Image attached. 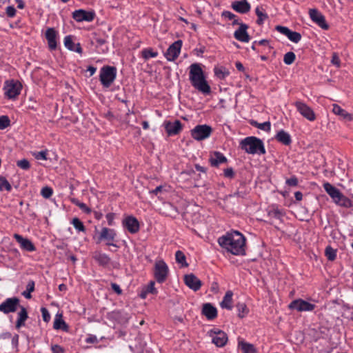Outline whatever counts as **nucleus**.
<instances>
[{
    "label": "nucleus",
    "instance_id": "nucleus-7",
    "mask_svg": "<svg viewBox=\"0 0 353 353\" xmlns=\"http://www.w3.org/2000/svg\"><path fill=\"white\" fill-rule=\"evenodd\" d=\"M208 334L212 338V343L218 347H224L228 340L227 334L217 328L210 330Z\"/></svg>",
    "mask_w": 353,
    "mask_h": 353
},
{
    "label": "nucleus",
    "instance_id": "nucleus-57",
    "mask_svg": "<svg viewBox=\"0 0 353 353\" xmlns=\"http://www.w3.org/2000/svg\"><path fill=\"white\" fill-rule=\"evenodd\" d=\"M224 176L227 178L232 179L234 176V172L232 168H228L224 170Z\"/></svg>",
    "mask_w": 353,
    "mask_h": 353
},
{
    "label": "nucleus",
    "instance_id": "nucleus-17",
    "mask_svg": "<svg viewBox=\"0 0 353 353\" xmlns=\"http://www.w3.org/2000/svg\"><path fill=\"white\" fill-rule=\"evenodd\" d=\"M123 225L131 234L138 232L140 228L139 221L133 216H127L123 220Z\"/></svg>",
    "mask_w": 353,
    "mask_h": 353
},
{
    "label": "nucleus",
    "instance_id": "nucleus-13",
    "mask_svg": "<svg viewBox=\"0 0 353 353\" xmlns=\"http://www.w3.org/2000/svg\"><path fill=\"white\" fill-rule=\"evenodd\" d=\"M95 17L94 11H87L85 10L79 9L72 12V18L77 22L81 21H92Z\"/></svg>",
    "mask_w": 353,
    "mask_h": 353
},
{
    "label": "nucleus",
    "instance_id": "nucleus-11",
    "mask_svg": "<svg viewBox=\"0 0 353 353\" xmlns=\"http://www.w3.org/2000/svg\"><path fill=\"white\" fill-rule=\"evenodd\" d=\"M19 305V299L17 297L8 298L0 304V312L7 314L17 311Z\"/></svg>",
    "mask_w": 353,
    "mask_h": 353
},
{
    "label": "nucleus",
    "instance_id": "nucleus-41",
    "mask_svg": "<svg viewBox=\"0 0 353 353\" xmlns=\"http://www.w3.org/2000/svg\"><path fill=\"white\" fill-rule=\"evenodd\" d=\"M214 74L218 78L223 79L229 75V72L225 68L220 67L214 68Z\"/></svg>",
    "mask_w": 353,
    "mask_h": 353
},
{
    "label": "nucleus",
    "instance_id": "nucleus-15",
    "mask_svg": "<svg viewBox=\"0 0 353 353\" xmlns=\"http://www.w3.org/2000/svg\"><path fill=\"white\" fill-rule=\"evenodd\" d=\"M309 14L311 19L322 29L327 30L329 28L325 17L317 9H310Z\"/></svg>",
    "mask_w": 353,
    "mask_h": 353
},
{
    "label": "nucleus",
    "instance_id": "nucleus-50",
    "mask_svg": "<svg viewBox=\"0 0 353 353\" xmlns=\"http://www.w3.org/2000/svg\"><path fill=\"white\" fill-rule=\"evenodd\" d=\"M10 124V121L8 116H1L0 117V130H3L9 126Z\"/></svg>",
    "mask_w": 353,
    "mask_h": 353
},
{
    "label": "nucleus",
    "instance_id": "nucleus-21",
    "mask_svg": "<svg viewBox=\"0 0 353 353\" xmlns=\"http://www.w3.org/2000/svg\"><path fill=\"white\" fill-rule=\"evenodd\" d=\"M231 7L236 12L245 14L250 10V4L247 0L234 1L232 3Z\"/></svg>",
    "mask_w": 353,
    "mask_h": 353
},
{
    "label": "nucleus",
    "instance_id": "nucleus-32",
    "mask_svg": "<svg viewBox=\"0 0 353 353\" xmlns=\"http://www.w3.org/2000/svg\"><path fill=\"white\" fill-rule=\"evenodd\" d=\"M94 259L99 263V265L103 266L108 265L110 262V258L103 253H95Z\"/></svg>",
    "mask_w": 353,
    "mask_h": 353
},
{
    "label": "nucleus",
    "instance_id": "nucleus-27",
    "mask_svg": "<svg viewBox=\"0 0 353 353\" xmlns=\"http://www.w3.org/2000/svg\"><path fill=\"white\" fill-rule=\"evenodd\" d=\"M275 139L285 145H290L292 143L290 135L283 130H281L277 132Z\"/></svg>",
    "mask_w": 353,
    "mask_h": 353
},
{
    "label": "nucleus",
    "instance_id": "nucleus-8",
    "mask_svg": "<svg viewBox=\"0 0 353 353\" xmlns=\"http://www.w3.org/2000/svg\"><path fill=\"white\" fill-rule=\"evenodd\" d=\"M116 236L117 233L114 229L103 228L97 238V243L105 241L107 245L117 248V245L114 243Z\"/></svg>",
    "mask_w": 353,
    "mask_h": 353
},
{
    "label": "nucleus",
    "instance_id": "nucleus-12",
    "mask_svg": "<svg viewBox=\"0 0 353 353\" xmlns=\"http://www.w3.org/2000/svg\"><path fill=\"white\" fill-rule=\"evenodd\" d=\"M298 112L305 119L313 121L316 119V115L311 108L305 103L298 101L294 103Z\"/></svg>",
    "mask_w": 353,
    "mask_h": 353
},
{
    "label": "nucleus",
    "instance_id": "nucleus-28",
    "mask_svg": "<svg viewBox=\"0 0 353 353\" xmlns=\"http://www.w3.org/2000/svg\"><path fill=\"white\" fill-rule=\"evenodd\" d=\"M334 202L340 206L353 209V200L348 199L342 193L339 196V199H336Z\"/></svg>",
    "mask_w": 353,
    "mask_h": 353
},
{
    "label": "nucleus",
    "instance_id": "nucleus-54",
    "mask_svg": "<svg viewBox=\"0 0 353 353\" xmlns=\"http://www.w3.org/2000/svg\"><path fill=\"white\" fill-rule=\"evenodd\" d=\"M41 312L42 314L43 319L45 322H48L50 319V314L46 307H41Z\"/></svg>",
    "mask_w": 353,
    "mask_h": 353
},
{
    "label": "nucleus",
    "instance_id": "nucleus-4",
    "mask_svg": "<svg viewBox=\"0 0 353 353\" xmlns=\"http://www.w3.org/2000/svg\"><path fill=\"white\" fill-rule=\"evenodd\" d=\"M117 77V68L114 66L105 65L101 68L99 80L104 88H109Z\"/></svg>",
    "mask_w": 353,
    "mask_h": 353
},
{
    "label": "nucleus",
    "instance_id": "nucleus-53",
    "mask_svg": "<svg viewBox=\"0 0 353 353\" xmlns=\"http://www.w3.org/2000/svg\"><path fill=\"white\" fill-rule=\"evenodd\" d=\"M275 29L279 32L280 33L283 34V35L288 37V35L289 34L290 32V30L287 28V27H285V26H276L275 27Z\"/></svg>",
    "mask_w": 353,
    "mask_h": 353
},
{
    "label": "nucleus",
    "instance_id": "nucleus-22",
    "mask_svg": "<svg viewBox=\"0 0 353 353\" xmlns=\"http://www.w3.org/2000/svg\"><path fill=\"white\" fill-rule=\"evenodd\" d=\"M14 237L17 242L20 244V246L22 249L29 252H32L36 250L34 244L28 239L23 238L22 236L18 234H15Z\"/></svg>",
    "mask_w": 353,
    "mask_h": 353
},
{
    "label": "nucleus",
    "instance_id": "nucleus-49",
    "mask_svg": "<svg viewBox=\"0 0 353 353\" xmlns=\"http://www.w3.org/2000/svg\"><path fill=\"white\" fill-rule=\"evenodd\" d=\"M53 194V190L51 188L46 186L41 189V194L45 199H49Z\"/></svg>",
    "mask_w": 353,
    "mask_h": 353
},
{
    "label": "nucleus",
    "instance_id": "nucleus-61",
    "mask_svg": "<svg viewBox=\"0 0 353 353\" xmlns=\"http://www.w3.org/2000/svg\"><path fill=\"white\" fill-rule=\"evenodd\" d=\"M47 152L46 151H40L39 152H37L36 154H35V158L37 159H43V160H46L47 159Z\"/></svg>",
    "mask_w": 353,
    "mask_h": 353
},
{
    "label": "nucleus",
    "instance_id": "nucleus-60",
    "mask_svg": "<svg viewBox=\"0 0 353 353\" xmlns=\"http://www.w3.org/2000/svg\"><path fill=\"white\" fill-rule=\"evenodd\" d=\"M6 14L9 17H13L16 14V9L14 6H8L6 8Z\"/></svg>",
    "mask_w": 353,
    "mask_h": 353
},
{
    "label": "nucleus",
    "instance_id": "nucleus-35",
    "mask_svg": "<svg viewBox=\"0 0 353 353\" xmlns=\"http://www.w3.org/2000/svg\"><path fill=\"white\" fill-rule=\"evenodd\" d=\"M250 124L265 132H270L271 129V123L270 121H265L264 123H259L256 121H252Z\"/></svg>",
    "mask_w": 353,
    "mask_h": 353
},
{
    "label": "nucleus",
    "instance_id": "nucleus-34",
    "mask_svg": "<svg viewBox=\"0 0 353 353\" xmlns=\"http://www.w3.org/2000/svg\"><path fill=\"white\" fill-rule=\"evenodd\" d=\"M255 13L258 17L256 23L259 26H261L264 21L268 19V15L264 12V10L262 8L257 7L255 9Z\"/></svg>",
    "mask_w": 353,
    "mask_h": 353
},
{
    "label": "nucleus",
    "instance_id": "nucleus-39",
    "mask_svg": "<svg viewBox=\"0 0 353 353\" xmlns=\"http://www.w3.org/2000/svg\"><path fill=\"white\" fill-rule=\"evenodd\" d=\"M34 290V281L32 280H30L28 281L27 285H26V290L24 291L22 294L26 298V299H30L32 297L31 292H32Z\"/></svg>",
    "mask_w": 353,
    "mask_h": 353
},
{
    "label": "nucleus",
    "instance_id": "nucleus-20",
    "mask_svg": "<svg viewBox=\"0 0 353 353\" xmlns=\"http://www.w3.org/2000/svg\"><path fill=\"white\" fill-rule=\"evenodd\" d=\"M46 39L48 41V48L50 50L57 49V38L58 36L57 32L53 28H48L46 31Z\"/></svg>",
    "mask_w": 353,
    "mask_h": 353
},
{
    "label": "nucleus",
    "instance_id": "nucleus-24",
    "mask_svg": "<svg viewBox=\"0 0 353 353\" xmlns=\"http://www.w3.org/2000/svg\"><path fill=\"white\" fill-rule=\"evenodd\" d=\"M202 314L208 320H213L217 316V310L211 303H205L203 305Z\"/></svg>",
    "mask_w": 353,
    "mask_h": 353
},
{
    "label": "nucleus",
    "instance_id": "nucleus-43",
    "mask_svg": "<svg viewBox=\"0 0 353 353\" xmlns=\"http://www.w3.org/2000/svg\"><path fill=\"white\" fill-rule=\"evenodd\" d=\"M142 57L145 59H148L150 57H157L158 55L157 52H154L151 48H145L142 50Z\"/></svg>",
    "mask_w": 353,
    "mask_h": 353
},
{
    "label": "nucleus",
    "instance_id": "nucleus-44",
    "mask_svg": "<svg viewBox=\"0 0 353 353\" xmlns=\"http://www.w3.org/2000/svg\"><path fill=\"white\" fill-rule=\"evenodd\" d=\"M3 189L6 190L8 192H10L12 186L4 176H0V190H3Z\"/></svg>",
    "mask_w": 353,
    "mask_h": 353
},
{
    "label": "nucleus",
    "instance_id": "nucleus-19",
    "mask_svg": "<svg viewBox=\"0 0 353 353\" xmlns=\"http://www.w3.org/2000/svg\"><path fill=\"white\" fill-rule=\"evenodd\" d=\"M184 282L187 286L194 291L199 290L202 285V282L194 274H186L184 276Z\"/></svg>",
    "mask_w": 353,
    "mask_h": 353
},
{
    "label": "nucleus",
    "instance_id": "nucleus-23",
    "mask_svg": "<svg viewBox=\"0 0 353 353\" xmlns=\"http://www.w3.org/2000/svg\"><path fill=\"white\" fill-rule=\"evenodd\" d=\"M212 167H218L221 163H227V158L220 152L214 151L212 153L209 159Z\"/></svg>",
    "mask_w": 353,
    "mask_h": 353
},
{
    "label": "nucleus",
    "instance_id": "nucleus-42",
    "mask_svg": "<svg viewBox=\"0 0 353 353\" xmlns=\"http://www.w3.org/2000/svg\"><path fill=\"white\" fill-rule=\"evenodd\" d=\"M72 223L77 231L83 232H85V227L79 218H74L72 221Z\"/></svg>",
    "mask_w": 353,
    "mask_h": 353
},
{
    "label": "nucleus",
    "instance_id": "nucleus-3",
    "mask_svg": "<svg viewBox=\"0 0 353 353\" xmlns=\"http://www.w3.org/2000/svg\"><path fill=\"white\" fill-rule=\"evenodd\" d=\"M239 147L246 153L250 154H265L266 151L263 142L256 137H248L242 139Z\"/></svg>",
    "mask_w": 353,
    "mask_h": 353
},
{
    "label": "nucleus",
    "instance_id": "nucleus-38",
    "mask_svg": "<svg viewBox=\"0 0 353 353\" xmlns=\"http://www.w3.org/2000/svg\"><path fill=\"white\" fill-rule=\"evenodd\" d=\"M238 310V316L239 318L244 317L248 313V309L244 303H238L236 305Z\"/></svg>",
    "mask_w": 353,
    "mask_h": 353
},
{
    "label": "nucleus",
    "instance_id": "nucleus-36",
    "mask_svg": "<svg viewBox=\"0 0 353 353\" xmlns=\"http://www.w3.org/2000/svg\"><path fill=\"white\" fill-rule=\"evenodd\" d=\"M176 261L178 263L181 264L183 267H188V264L186 262V257L183 252L181 250H178L175 254Z\"/></svg>",
    "mask_w": 353,
    "mask_h": 353
},
{
    "label": "nucleus",
    "instance_id": "nucleus-55",
    "mask_svg": "<svg viewBox=\"0 0 353 353\" xmlns=\"http://www.w3.org/2000/svg\"><path fill=\"white\" fill-rule=\"evenodd\" d=\"M286 183L291 187H296L298 185V179L295 176L286 180Z\"/></svg>",
    "mask_w": 353,
    "mask_h": 353
},
{
    "label": "nucleus",
    "instance_id": "nucleus-56",
    "mask_svg": "<svg viewBox=\"0 0 353 353\" xmlns=\"http://www.w3.org/2000/svg\"><path fill=\"white\" fill-rule=\"evenodd\" d=\"M331 63L336 65L337 68H339L341 66V61L339 59V56L336 53H333L332 57Z\"/></svg>",
    "mask_w": 353,
    "mask_h": 353
},
{
    "label": "nucleus",
    "instance_id": "nucleus-1",
    "mask_svg": "<svg viewBox=\"0 0 353 353\" xmlns=\"http://www.w3.org/2000/svg\"><path fill=\"white\" fill-rule=\"evenodd\" d=\"M219 245L234 255L245 254V238L237 231L228 233L218 239Z\"/></svg>",
    "mask_w": 353,
    "mask_h": 353
},
{
    "label": "nucleus",
    "instance_id": "nucleus-29",
    "mask_svg": "<svg viewBox=\"0 0 353 353\" xmlns=\"http://www.w3.org/2000/svg\"><path fill=\"white\" fill-rule=\"evenodd\" d=\"M21 308L20 312L18 313V319L16 323V327L20 328L21 326L25 325V321L28 318V312L23 306H19Z\"/></svg>",
    "mask_w": 353,
    "mask_h": 353
},
{
    "label": "nucleus",
    "instance_id": "nucleus-9",
    "mask_svg": "<svg viewBox=\"0 0 353 353\" xmlns=\"http://www.w3.org/2000/svg\"><path fill=\"white\" fill-rule=\"evenodd\" d=\"M212 132V128L206 124L198 125L191 130V136L195 140L201 141L208 138Z\"/></svg>",
    "mask_w": 353,
    "mask_h": 353
},
{
    "label": "nucleus",
    "instance_id": "nucleus-52",
    "mask_svg": "<svg viewBox=\"0 0 353 353\" xmlns=\"http://www.w3.org/2000/svg\"><path fill=\"white\" fill-rule=\"evenodd\" d=\"M268 216L279 219L283 216V214L279 210L274 209L268 212Z\"/></svg>",
    "mask_w": 353,
    "mask_h": 353
},
{
    "label": "nucleus",
    "instance_id": "nucleus-63",
    "mask_svg": "<svg viewBox=\"0 0 353 353\" xmlns=\"http://www.w3.org/2000/svg\"><path fill=\"white\" fill-rule=\"evenodd\" d=\"M114 218V213H108L106 214V219L108 221V223L109 225H113V220Z\"/></svg>",
    "mask_w": 353,
    "mask_h": 353
},
{
    "label": "nucleus",
    "instance_id": "nucleus-51",
    "mask_svg": "<svg viewBox=\"0 0 353 353\" xmlns=\"http://www.w3.org/2000/svg\"><path fill=\"white\" fill-rule=\"evenodd\" d=\"M155 283L154 281H151L148 285L145 287H144L145 290H147L148 293L152 294H157V290L154 288Z\"/></svg>",
    "mask_w": 353,
    "mask_h": 353
},
{
    "label": "nucleus",
    "instance_id": "nucleus-6",
    "mask_svg": "<svg viewBox=\"0 0 353 353\" xmlns=\"http://www.w3.org/2000/svg\"><path fill=\"white\" fill-rule=\"evenodd\" d=\"M169 273V268L163 260L157 261L154 268V276L156 281L162 283L165 281Z\"/></svg>",
    "mask_w": 353,
    "mask_h": 353
},
{
    "label": "nucleus",
    "instance_id": "nucleus-48",
    "mask_svg": "<svg viewBox=\"0 0 353 353\" xmlns=\"http://www.w3.org/2000/svg\"><path fill=\"white\" fill-rule=\"evenodd\" d=\"M64 45L70 50H74V43L72 41V36L68 35L64 38Z\"/></svg>",
    "mask_w": 353,
    "mask_h": 353
},
{
    "label": "nucleus",
    "instance_id": "nucleus-16",
    "mask_svg": "<svg viewBox=\"0 0 353 353\" xmlns=\"http://www.w3.org/2000/svg\"><path fill=\"white\" fill-rule=\"evenodd\" d=\"M248 28L249 26L247 24L241 23L239 28L236 30L234 33V38L241 42H249L250 40V37L247 32Z\"/></svg>",
    "mask_w": 353,
    "mask_h": 353
},
{
    "label": "nucleus",
    "instance_id": "nucleus-30",
    "mask_svg": "<svg viewBox=\"0 0 353 353\" xmlns=\"http://www.w3.org/2000/svg\"><path fill=\"white\" fill-rule=\"evenodd\" d=\"M232 296L233 292L230 290H228L225 292V294L223 299V301L221 302L220 305L222 308H226L228 310H232Z\"/></svg>",
    "mask_w": 353,
    "mask_h": 353
},
{
    "label": "nucleus",
    "instance_id": "nucleus-10",
    "mask_svg": "<svg viewBox=\"0 0 353 353\" xmlns=\"http://www.w3.org/2000/svg\"><path fill=\"white\" fill-rule=\"evenodd\" d=\"M316 305L310 303L301 299H298L292 301L290 305L289 308L291 310H296L298 312H310L314 310Z\"/></svg>",
    "mask_w": 353,
    "mask_h": 353
},
{
    "label": "nucleus",
    "instance_id": "nucleus-5",
    "mask_svg": "<svg viewBox=\"0 0 353 353\" xmlns=\"http://www.w3.org/2000/svg\"><path fill=\"white\" fill-rule=\"evenodd\" d=\"M22 85L19 81L8 80L5 82L3 90L6 97L9 99H14L19 95Z\"/></svg>",
    "mask_w": 353,
    "mask_h": 353
},
{
    "label": "nucleus",
    "instance_id": "nucleus-46",
    "mask_svg": "<svg viewBox=\"0 0 353 353\" xmlns=\"http://www.w3.org/2000/svg\"><path fill=\"white\" fill-rule=\"evenodd\" d=\"M291 41L294 43H298L301 39V34L297 32H293L290 30L289 34L287 37Z\"/></svg>",
    "mask_w": 353,
    "mask_h": 353
},
{
    "label": "nucleus",
    "instance_id": "nucleus-31",
    "mask_svg": "<svg viewBox=\"0 0 353 353\" xmlns=\"http://www.w3.org/2000/svg\"><path fill=\"white\" fill-rule=\"evenodd\" d=\"M332 112L335 114L341 116L344 119H346L347 121L352 120V114L348 113L347 111H345L344 109H343L341 107H340L337 104H333Z\"/></svg>",
    "mask_w": 353,
    "mask_h": 353
},
{
    "label": "nucleus",
    "instance_id": "nucleus-59",
    "mask_svg": "<svg viewBox=\"0 0 353 353\" xmlns=\"http://www.w3.org/2000/svg\"><path fill=\"white\" fill-rule=\"evenodd\" d=\"M221 16L225 18H228L230 20H232L236 17V16L234 14H233L232 12H231L230 11H227V10L223 11L221 14Z\"/></svg>",
    "mask_w": 353,
    "mask_h": 353
},
{
    "label": "nucleus",
    "instance_id": "nucleus-37",
    "mask_svg": "<svg viewBox=\"0 0 353 353\" xmlns=\"http://www.w3.org/2000/svg\"><path fill=\"white\" fill-rule=\"evenodd\" d=\"M325 255L329 261H333L336 257V250L328 245L325 248Z\"/></svg>",
    "mask_w": 353,
    "mask_h": 353
},
{
    "label": "nucleus",
    "instance_id": "nucleus-18",
    "mask_svg": "<svg viewBox=\"0 0 353 353\" xmlns=\"http://www.w3.org/2000/svg\"><path fill=\"white\" fill-rule=\"evenodd\" d=\"M164 126L168 134L172 136L179 134L183 125L179 120H175L174 122L165 121Z\"/></svg>",
    "mask_w": 353,
    "mask_h": 353
},
{
    "label": "nucleus",
    "instance_id": "nucleus-14",
    "mask_svg": "<svg viewBox=\"0 0 353 353\" xmlns=\"http://www.w3.org/2000/svg\"><path fill=\"white\" fill-rule=\"evenodd\" d=\"M181 46V40H177L169 46L166 52L165 53V57L168 61H174L179 57Z\"/></svg>",
    "mask_w": 353,
    "mask_h": 353
},
{
    "label": "nucleus",
    "instance_id": "nucleus-64",
    "mask_svg": "<svg viewBox=\"0 0 353 353\" xmlns=\"http://www.w3.org/2000/svg\"><path fill=\"white\" fill-rule=\"evenodd\" d=\"M85 341L88 343H95L98 342V339L96 336L91 335L86 339Z\"/></svg>",
    "mask_w": 353,
    "mask_h": 353
},
{
    "label": "nucleus",
    "instance_id": "nucleus-47",
    "mask_svg": "<svg viewBox=\"0 0 353 353\" xmlns=\"http://www.w3.org/2000/svg\"><path fill=\"white\" fill-rule=\"evenodd\" d=\"M17 165L24 170H28L30 168V162L26 159L17 161Z\"/></svg>",
    "mask_w": 353,
    "mask_h": 353
},
{
    "label": "nucleus",
    "instance_id": "nucleus-2",
    "mask_svg": "<svg viewBox=\"0 0 353 353\" xmlns=\"http://www.w3.org/2000/svg\"><path fill=\"white\" fill-rule=\"evenodd\" d=\"M189 76L191 84L195 89L204 94H210V86L205 80L203 71L199 63L190 65Z\"/></svg>",
    "mask_w": 353,
    "mask_h": 353
},
{
    "label": "nucleus",
    "instance_id": "nucleus-62",
    "mask_svg": "<svg viewBox=\"0 0 353 353\" xmlns=\"http://www.w3.org/2000/svg\"><path fill=\"white\" fill-rule=\"evenodd\" d=\"M111 287L112 290H114L118 295L122 294V290L121 289L120 286L118 284L115 283H112Z\"/></svg>",
    "mask_w": 353,
    "mask_h": 353
},
{
    "label": "nucleus",
    "instance_id": "nucleus-45",
    "mask_svg": "<svg viewBox=\"0 0 353 353\" xmlns=\"http://www.w3.org/2000/svg\"><path fill=\"white\" fill-rule=\"evenodd\" d=\"M296 59V55L293 52H287L283 57V61L287 65H291Z\"/></svg>",
    "mask_w": 353,
    "mask_h": 353
},
{
    "label": "nucleus",
    "instance_id": "nucleus-40",
    "mask_svg": "<svg viewBox=\"0 0 353 353\" xmlns=\"http://www.w3.org/2000/svg\"><path fill=\"white\" fill-rule=\"evenodd\" d=\"M70 201L73 204L78 206L82 211H83L86 214H89L91 212V210L85 203L80 202L77 199L72 198Z\"/></svg>",
    "mask_w": 353,
    "mask_h": 353
},
{
    "label": "nucleus",
    "instance_id": "nucleus-25",
    "mask_svg": "<svg viewBox=\"0 0 353 353\" xmlns=\"http://www.w3.org/2000/svg\"><path fill=\"white\" fill-rule=\"evenodd\" d=\"M238 348L243 353H256V350L254 345L245 341L244 340L239 338L238 339Z\"/></svg>",
    "mask_w": 353,
    "mask_h": 353
},
{
    "label": "nucleus",
    "instance_id": "nucleus-58",
    "mask_svg": "<svg viewBox=\"0 0 353 353\" xmlns=\"http://www.w3.org/2000/svg\"><path fill=\"white\" fill-rule=\"evenodd\" d=\"M53 353H65V350L59 345H53L51 346Z\"/></svg>",
    "mask_w": 353,
    "mask_h": 353
},
{
    "label": "nucleus",
    "instance_id": "nucleus-26",
    "mask_svg": "<svg viewBox=\"0 0 353 353\" xmlns=\"http://www.w3.org/2000/svg\"><path fill=\"white\" fill-rule=\"evenodd\" d=\"M323 188L325 192L330 195V196L332 199L333 201H334L336 199H339V196L341 194L340 190L332 185L331 183L326 182L323 183Z\"/></svg>",
    "mask_w": 353,
    "mask_h": 353
},
{
    "label": "nucleus",
    "instance_id": "nucleus-33",
    "mask_svg": "<svg viewBox=\"0 0 353 353\" xmlns=\"http://www.w3.org/2000/svg\"><path fill=\"white\" fill-rule=\"evenodd\" d=\"M54 329L55 330H62L64 331L68 330V325L65 323V322L62 319L61 315H57L54 321Z\"/></svg>",
    "mask_w": 353,
    "mask_h": 353
}]
</instances>
